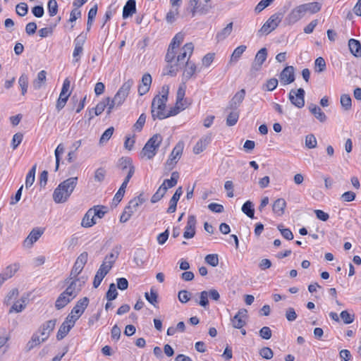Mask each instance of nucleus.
<instances>
[{"label": "nucleus", "instance_id": "nucleus-39", "mask_svg": "<svg viewBox=\"0 0 361 361\" xmlns=\"http://www.w3.org/2000/svg\"><path fill=\"white\" fill-rule=\"evenodd\" d=\"M184 144L183 142H178L175 147L173 149L169 157L174 158V159L179 160L183 153Z\"/></svg>", "mask_w": 361, "mask_h": 361}, {"label": "nucleus", "instance_id": "nucleus-44", "mask_svg": "<svg viewBox=\"0 0 361 361\" xmlns=\"http://www.w3.org/2000/svg\"><path fill=\"white\" fill-rule=\"evenodd\" d=\"M185 107L186 106L184 103L178 104L176 102L174 107L171 108L170 111H166V118L178 114L181 110L185 109Z\"/></svg>", "mask_w": 361, "mask_h": 361}, {"label": "nucleus", "instance_id": "nucleus-55", "mask_svg": "<svg viewBox=\"0 0 361 361\" xmlns=\"http://www.w3.org/2000/svg\"><path fill=\"white\" fill-rule=\"evenodd\" d=\"M185 89H186L185 83H184V82H183L182 84H180V85L179 86L178 91H177L176 102L178 104L184 103L183 99H184V96L185 94Z\"/></svg>", "mask_w": 361, "mask_h": 361}, {"label": "nucleus", "instance_id": "nucleus-60", "mask_svg": "<svg viewBox=\"0 0 361 361\" xmlns=\"http://www.w3.org/2000/svg\"><path fill=\"white\" fill-rule=\"evenodd\" d=\"M259 354L262 357L266 360H270L274 356V353L272 350L269 347L262 348L259 351Z\"/></svg>", "mask_w": 361, "mask_h": 361}, {"label": "nucleus", "instance_id": "nucleus-57", "mask_svg": "<svg viewBox=\"0 0 361 361\" xmlns=\"http://www.w3.org/2000/svg\"><path fill=\"white\" fill-rule=\"evenodd\" d=\"M106 174V170L104 168L100 167L95 171L94 179L97 182L102 183L104 180Z\"/></svg>", "mask_w": 361, "mask_h": 361}, {"label": "nucleus", "instance_id": "nucleus-50", "mask_svg": "<svg viewBox=\"0 0 361 361\" xmlns=\"http://www.w3.org/2000/svg\"><path fill=\"white\" fill-rule=\"evenodd\" d=\"M239 118V113L235 110H233L226 118V125L228 126H233L236 124Z\"/></svg>", "mask_w": 361, "mask_h": 361}, {"label": "nucleus", "instance_id": "nucleus-48", "mask_svg": "<svg viewBox=\"0 0 361 361\" xmlns=\"http://www.w3.org/2000/svg\"><path fill=\"white\" fill-rule=\"evenodd\" d=\"M145 254V250L143 249H137L135 251L134 261L137 266H142L145 263L144 257Z\"/></svg>", "mask_w": 361, "mask_h": 361}, {"label": "nucleus", "instance_id": "nucleus-5", "mask_svg": "<svg viewBox=\"0 0 361 361\" xmlns=\"http://www.w3.org/2000/svg\"><path fill=\"white\" fill-rule=\"evenodd\" d=\"M162 142V137L160 134L153 135L145 145L142 149L141 154L143 157H147L148 159H152L156 153L157 149Z\"/></svg>", "mask_w": 361, "mask_h": 361}, {"label": "nucleus", "instance_id": "nucleus-14", "mask_svg": "<svg viewBox=\"0 0 361 361\" xmlns=\"http://www.w3.org/2000/svg\"><path fill=\"white\" fill-rule=\"evenodd\" d=\"M304 10L301 5L293 8L286 17L285 21L288 25H293L300 20L305 16Z\"/></svg>", "mask_w": 361, "mask_h": 361}, {"label": "nucleus", "instance_id": "nucleus-51", "mask_svg": "<svg viewBox=\"0 0 361 361\" xmlns=\"http://www.w3.org/2000/svg\"><path fill=\"white\" fill-rule=\"evenodd\" d=\"M118 292L116 290V285L112 283L109 285V290L106 292V298L109 301L114 300L116 298Z\"/></svg>", "mask_w": 361, "mask_h": 361}, {"label": "nucleus", "instance_id": "nucleus-61", "mask_svg": "<svg viewBox=\"0 0 361 361\" xmlns=\"http://www.w3.org/2000/svg\"><path fill=\"white\" fill-rule=\"evenodd\" d=\"M191 295L192 294L190 292L186 290H182L178 292V298L180 302L186 303L190 300Z\"/></svg>", "mask_w": 361, "mask_h": 361}, {"label": "nucleus", "instance_id": "nucleus-63", "mask_svg": "<svg viewBox=\"0 0 361 361\" xmlns=\"http://www.w3.org/2000/svg\"><path fill=\"white\" fill-rule=\"evenodd\" d=\"M114 131V128L113 127H109V128H107L102 135L99 140V143L103 144L104 142H106L112 136Z\"/></svg>", "mask_w": 361, "mask_h": 361}, {"label": "nucleus", "instance_id": "nucleus-7", "mask_svg": "<svg viewBox=\"0 0 361 361\" xmlns=\"http://www.w3.org/2000/svg\"><path fill=\"white\" fill-rule=\"evenodd\" d=\"M88 254L86 252H83L81 253L77 258L72 269L70 273L69 276L66 279V283H69L73 279H78V275L82 271L84 266L87 262Z\"/></svg>", "mask_w": 361, "mask_h": 361}, {"label": "nucleus", "instance_id": "nucleus-15", "mask_svg": "<svg viewBox=\"0 0 361 361\" xmlns=\"http://www.w3.org/2000/svg\"><path fill=\"white\" fill-rule=\"evenodd\" d=\"M56 324V319H50L45 322L40 326L39 331L40 334L44 336L42 338V341H45L49 338L50 334L53 331Z\"/></svg>", "mask_w": 361, "mask_h": 361}, {"label": "nucleus", "instance_id": "nucleus-42", "mask_svg": "<svg viewBox=\"0 0 361 361\" xmlns=\"http://www.w3.org/2000/svg\"><path fill=\"white\" fill-rule=\"evenodd\" d=\"M71 329L72 328L70 326V325L66 324L64 322H63L60 326L56 334L57 340H62L68 334Z\"/></svg>", "mask_w": 361, "mask_h": 361}, {"label": "nucleus", "instance_id": "nucleus-25", "mask_svg": "<svg viewBox=\"0 0 361 361\" xmlns=\"http://www.w3.org/2000/svg\"><path fill=\"white\" fill-rule=\"evenodd\" d=\"M43 233V230H41L38 228H33L28 235V236L27 237V238L25 240L24 244H27L32 246V244L41 237Z\"/></svg>", "mask_w": 361, "mask_h": 361}, {"label": "nucleus", "instance_id": "nucleus-64", "mask_svg": "<svg viewBox=\"0 0 361 361\" xmlns=\"http://www.w3.org/2000/svg\"><path fill=\"white\" fill-rule=\"evenodd\" d=\"M340 316L343 322L346 324L353 323L355 319L354 314H350L347 310L342 311Z\"/></svg>", "mask_w": 361, "mask_h": 361}, {"label": "nucleus", "instance_id": "nucleus-47", "mask_svg": "<svg viewBox=\"0 0 361 361\" xmlns=\"http://www.w3.org/2000/svg\"><path fill=\"white\" fill-rule=\"evenodd\" d=\"M247 47L245 45H240L236 47L231 57V61H237L240 58L242 54L246 50Z\"/></svg>", "mask_w": 361, "mask_h": 361}, {"label": "nucleus", "instance_id": "nucleus-2", "mask_svg": "<svg viewBox=\"0 0 361 361\" xmlns=\"http://www.w3.org/2000/svg\"><path fill=\"white\" fill-rule=\"evenodd\" d=\"M78 177H71L61 182L54 190L53 199L56 203L66 202L78 184Z\"/></svg>", "mask_w": 361, "mask_h": 361}, {"label": "nucleus", "instance_id": "nucleus-35", "mask_svg": "<svg viewBox=\"0 0 361 361\" xmlns=\"http://www.w3.org/2000/svg\"><path fill=\"white\" fill-rule=\"evenodd\" d=\"M121 249V246H116L114 249H113L111 253L106 256L105 259L106 260H108L109 262V264H106V266H111V269L112 268L113 264L118 258Z\"/></svg>", "mask_w": 361, "mask_h": 361}, {"label": "nucleus", "instance_id": "nucleus-53", "mask_svg": "<svg viewBox=\"0 0 361 361\" xmlns=\"http://www.w3.org/2000/svg\"><path fill=\"white\" fill-rule=\"evenodd\" d=\"M69 96L70 94H63L62 93H60L59 97L57 100L56 105V108L59 111H61L65 106Z\"/></svg>", "mask_w": 361, "mask_h": 361}, {"label": "nucleus", "instance_id": "nucleus-34", "mask_svg": "<svg viewBox=\"0 0 361 361\" xmlns=\"http://www.w3.org/2000/svg\"><path fill=\"white\" fill-rule=\"evenodd\" d=\"M233 30V23H228L224 28H223L221 31L217 32L216 34V39L218 41H221L225 39Z\"/></svg>", "mask_w": 361, "mask_h": 361}, {"label": "nucleus", "instance_id": "nucleus-12", "mask_svg": "<svg viewBox=\"0 0 361 361\" xmlns=\"http://www.w3.org/2000/svg\"><path fill=\"white\" fill-rule=\"evenodd\" d=\"M281 82L284 85L295 81V68L292 66L285 67L279 75Z\"/></svg>", "mask_w": 361, "mask_h": 361}, {"label": "nucleus", "instance_id": "nucleus-21", "mask_svg": "<svg viewBox=\"0 0 361 361\" xmlns=\"http://www.w3.org/2000/svg\"><path fill=\"white\" fill-rule=\"evenodd\" d=\"M151 83L152 77L150 74H144L142 78V84L138 87V93L140 96L145 94L149 90Z\"/></svg>", "mask_w": 361, "mask_h": 361}, {"label": "nucleus", "instance_id": "nucleus-54", "mask_svg": "<svg viewBox=\"0 0 361 361\" xmlns=\"http://www.w3.org/2000/svg\"><path fill=\"white\" fill-rule=\"evenodd\" d=\"M109 104V99H105L102 100V102H99L95 108L94 109V114L96 116L100 115L105 109V108L107 106V104Z\"/></svg>", "mask_w": 361, "mask_h": 361}, {"label": "nucleus", "instance_id": "nucleus-45", "mask_svg": "<svg viewBox=\"0 0 361 361\" xmlns=\"http://www.w3.org/2000/svg\"><path fill=\"white\" fill-rule=\"evenodd\" d=\"M43 341H42V339L39 338V336L37 334H34L32 336L31 339L27 342L26 345L27 350H31L32 348L39 345Z\"/></svg>", "mask_w": 361, "mask_h": 361}, {"label": "nucleus", "instance_id": "nucleus-27", "mask_svg": "<svg viewBox=\"0 0 361 361\" xmlns=\"http://www.w3.org/2000/svg\"><path fill=\"white\" fill-rule=\"evenodd\" d=\"M95 216L93 215V209H90L82 218L81 225L82 227L89 228L96 224L94 219Z\"/></svg>", "mask_w": 361, "mask_h": 361}, {"label": "nucleus", "instance_id": "nucleus-58", "mask_svg": "<svg viewBox=\"0 0 361 361\" xmlns=\"http://www.w3.org/2000/svg\"><path fill=\"white\" fill-rule=\"evenodd\" d=\"M277 228L281 232L282 236L286 240H290L293 239V234L289 228H284L282 224H279Z\"/></svg>", "mask_w": 361, "mask_h": 361}, {"label": "nucleus", "instance_id": "nucleus-30", "mask_svg": "<svg viewBox=\"0 0 361 361\" xmlns=\"http://www.w3.org/2000/svg\"><path fill=\"white\" fill-rule=\"evenodd\" d=\"M309 110L320 122H324L326 120L325 114L322 111L321 108L316 104H311L309 106Z\"/></svg>", "mask_w": 361, "mask_h": 361}, {"label": "nucleus", "instance_id": "nucleus-38", "mask_svg": "<svg viewBox=\"0 0 361 361\" xmlns=\"http://www.w3.org/2000/svg\"><path fill=\"white\" fill-rule=\"evenodd\" d=\"M242 212L248 217L253 219L255 215L254 205L251 201H246L242 206Z\"/></svg>", "mask_w": 361, "mask_h": 361}, {"label": "nucleus", "instance_id": "nucleus-29", "mask_svg": "<svg viewBox=\"0 0 361 361\" xmlns=\"http://www.w3.org/2000/svg\"><path fill=\"white\" fill-rule=\"evenodd\" d=\"M302 9L304 10L305 14L306 13H316L321 10V4L318 2H310L307 4H301Z\"/></svg>", "mask_w": 361, "mask_h": 361}, {"label": "nucleus", "instance_id": "nucleus-52", "mask_svg": "<svg viewBox=\"0 0 361 361\" xmlns=\"http://www.w3.org/2000/svg\"><path fill=\"white\" fill-rule=\"evenodd\" d=\"M314 68L315 71L318 73L324 72L326 68V65L324 59L319 56L314 61Z\"/></svg>", "mask_w": 361, "mask_h": 361}, {"label": "nucleus", "instance_id": "nucleus-36", "mask_svg": "<svg viewBox=\"0 0 361 361\" xmlns=\"http://www.w3.org/2000/svg\"><path fill=\"white\" fill-rule=\"evenodd\" d=\"M179 178V173L177 171H173L171 173V176L170 179H165L161 185H164L166 186V190L169 188H171L174 187L177 183L178 180Z\"/></svg>", "mask_w": 361, "mask_h": 361}, {"label": "nucleus", "instance_id": "nucleus-19", "mask_svg": "<svg viewBox=\"0 0 361 361\" xmlns=\"http://www.w3.org/2000/svg\"><path fill=\"white\" fill-rule=\"evenodd\" d=\"M245 96V89H242L237 92L229 102L227 109H230L231 110H237V109L240 106V104L244 100Z\"/></svg>", "mask_w": 361, "mask_h": 361}, {"label": "nucleus", "instance_id": "nucleus-59", "mask_svg": "<svg viewBox=\"0 0 361 361\" xmlns=\"http://www.w3.org/2000/svg\"><path fill=\"white\" fill-rule=\"evenodd\" d=\"M93 215L94 216H97L98 218H102L104 214L107 212V208L105 206H94L93 208Z\"/></svg>", "mask_w": 361, "mask_h": 361}, {"label": "nucleus", "instance_id": "nucleus-11", "mask_svg": "<svg viewBox=\"0 0 361 361\" xmlns=\"http://www.w3.org/2000/svg\"><path fill=\"white\" fill-rule=\"evenodd\" d=\"M305 90L299 88L297 90H291L289 92V100L291 104L300 109L305 105Z\"/></svg>", "mask_w": 361, "mask_h": 361}, {"label": "nucleus", "instance_id": "nucleus-4", "mask_svg": "<svg viewBox=\"0 0 361 361\" xmlns=\"http://www.w3.org/2000/svg\"><path fill=\"white\" fill-rule=\"evenodd\" d=\"M284 12H277L272 16L264 23L262 27L258 30L257 35L259 36L267 35L271 32L274 30L279 24L282 20Z\"/></svg>", "mask_w": 361, "mask_h": 361}, {"label": "nucleus", "instance_id": "nucleus-9", "mask_svg": "<svg viewBox=\"0 0 361 361\" xmlns=\"http://www.w3.org/2000/svg\"><path fill=\"white\" fill-rule=\"evenodd\" d=\"M133 84L134 80L133 79H128L119 88V90L114 96L115 101L118 102V106L121 105L124 102L126 97L129 94L130 90Z\"/></svg>", "mask_w": 361, "mask_h": 361}, {"label": "nucleus", "instance_id": "nucleus-13", "mask_svg": "<svg viewBox=\"0 0 361 361\" xmlns=\"http://www.w3.org/2000/svg\"><path fill=\"white\" fill-rule=\"evenodd\" d=\"M247 319V310L244 308L239 310L236 314L231 319V322L233 328L242 329L246 324Z\"/></svg>", "mask_w": 361, "mask_h": 361}, {"label": "nucleus", "instance_id": "nucleus-8", "mask_svg": "<svg viewBox=\"0 0 361 361\" xmlns=\"http://www.w3.org/2000/svg\"><path fill=\"white\" fill-rule=\"evenodd\" d=\"M184 39V35L181 32L177 33L172 39L170 43L167 53L166 54L165 60L166 62H171L176 58L175 49L178 47Z\"/></svg>", "mask_w": 361, "mask_h": 361}, {"label": "nucleus", "instance_id": "nucleus-16", "mask_svg": "<svg viewBox=\"0 0 361 361\" xmlns=\"http://www.w3.org/2000/svg\"><path fill=\"white\" fill-rule=\"evenodd\" d=\"M196 218L194 215H190L188 218L183 237L186 239L192 238L195 235Z\"/></svg>", "mask_w": 361, "mask_h": 361}, {"label": "nucleus", "instance_id": "nucleus-10", "mask_svg": "<svg viewBox=\"0 0 361 361\" xmlns=\"http://www.w3.org/2000/svg\"><path fill=\"white\" fill-rule=\"evenodd\" d=\"M87 39L86 34L81 33L74 39V50L73 52V61L77 63L80 60L83 52V45Z\"/></svg>", "mask_w": 361, "mask_h": 361}, {"label": "nucleus", "instance_id": "nucleus-56", "mask_svg": "<svg viewBox=\"0 0 361 361\" xmlns=\"http://www.w3.org/2000/svg\"><path fill=\"white\" fill-rule=\"evenodd\" d=\"M317 141L313 134H309L305 137V146L309 149H314L317 147Z\"/></svg>", "mask_w": 361, "mask_h": 361}, {"label": "nucleus", "instance_id": "nucleus-1", "mask_svg": "<svg viewBox=\"0 0 361 361\" xmlns=\"http://www.w3.org/2000/svg\"><path fill=\"white\" fill-rule=\"evenodd\" d=\"M194 49L193 44L190 42L185 44L179 51V54L171 62H166L167 65L164 69L163 75L176 76L178 70L184 66L187 61H190V58L192 54Z\"/></svg>", "mask_w": 361, "mask_h": 361}, {"label": "nucleus", "instance_id": "nucleus-3", "mask_svg": "<svg viewBox=\"0 0 361 361\" xmlns=\"http://www.w3.org/2000/svg\"><path fill=\"white\" fill-rule=\"evenodd\" d=\"M166 102L167 100L161 98L159 94L154 97L151 105V114L154 121L166 118Z\"/></svg>", "mask_w": 361, "mask_h": 361}, {"label": "nucleus", "instance_id": "nucleus-32", "mask_svg": "<svg viewBox=\"0 0 361 361\" xmlns=\"http://www.w3.org/2000/svg\"><path fill=\"white\" fill-rule=\"evenodd\" d=\"M118 168L121 170L122 172L128 171L130 170V168H135L133 164V161L129 157H121L118 160Z\"/></svg>", "mask_w": 361, "mask_h": 361}, {"label": "nucleus", "instance_id": "nucleus-23", "mask_svg": "<svg viewBox=\"0 0 361 361\" xmlns=\"http://www.w3.org/2000/svg\"><path fill=\"white\" fill-rule=\"evenodd\" d=\"M211 141L210 135H204L202 137L194 146L193 152L195 154H199L202 152Z\"/></svg>", "mask_w": 361, "mask_h": 361}, {"label": "nucleus", "instance_id": "nucleus-24", "mask_svg": "<svg viewBox=\"0 0 361 361\" xmlns=\"http://www.w3.org/2000/svg\"><path fill=\"white\" fill-rule=\"evenodd\" d=\"M286 202L283 198H278L272 205V211L277 216H281L285 212Z\"/></svg>", "mask_w": 361, "mask_h": 361}, {"label": "nucleus", "instance_id": "nucleus-26", "mask_svg": "<svg viewBox=\"0 0 361 361\" xmlns=\"http://www.w3.org/2000/svg\"><path fill=\"white\" fill-rule=\"evenodd\" d=\"M267 57V49L266 48H262L257 51V53L255 55L253 63L254 66H258V68H256V69H258L262 66V65L266 61Z\"/></svg>", "mask_w": 361, "mask_h": 361}, {"label": "nucleus", "instance_id": "nucleus-40", "mask_svg": "<svg viewBox=\"0 0 361 361\" xmlns=\"http://www.w3.org/2000/svg\"><path fill=\"white\" fill-rule=\"evenodd\" d=\"M340 102L345 111H349L352 107V99L349 94H343L341 96Z\"/></svg>", "mask_w": 361, "mask_h": 361}, {"label": "nucleus", "instance_id": "nucleus-37", "mask_svg": "<svg viewBox=\"0 0 361 361\" xmlns=\"http://www.w3.org/2000/svg\"><path fill=\"white\" fill-rule=\"evenodd\" d=\"M27 300V297L23 296L20 298L21 302L20 303L18 301L15 302L13 306L11 307L9 310V313L13 312H21L26 307V301Z\"/></svg>", "mask_w": 361, "mask_h": 361}, {"label": "nucleus", "instance_id": "nucleus-22", "mask_svg": "<svg viewBox=\"0 0 361 361\" xmlns=\"http://www.w3.org/2000/svg\"><path fill=\"white\" fill-rule=\"evenodd\" d=\"M136 12V1L128 0L123 8V18L126 19Z\"/></svg>", "mask_w": 361, "mask_h": 361}, {"label": "nucleus", "instance_id": "nucleus-17", "mask_svg": "<svg viewBox=\"0 0 361 361\" xmlns=\"http://www.w3.org/2000/svg\"><path fill=\"white\" fill-rule=\"evenodd\" d=\"M111 270V266H106V264H102L97 270L93 281V286L97 288L102 283L103 279Z\"/></svg>", "mask_w": 361, "mask_h": 361}, {"label": "nucleus", "instance_id": "nucleus-28", "mask_svg": "<svg viewBox=\"0 0 361 361\" xmlns=\"http://www.w3.org/2000/svg\"><path fill=\"white\" fill-rule=\"evenodd\" d=\"M348 47L351 54L355 57L361 56V44L355 39H350L348 41Z\"/></svg>", "mask_w": 361, "mask_h": 361}, {"label": "nucleus", "instance_id": "nucleus-6", "mask_svg": "<svg viewBox=\"0 0 361 361\" xmlns=\"http://www.w3.org/2000/svg\"><path fill=\"white\" fill-rule=\"evenodd\" d=\"M87 276H82L78 279H73L69 281L66 289L63 291L65 295H68L73 300L79 294L82 288L86 283Z\"/></svg>", "mask_w": 361, "mask_h": 361}, {"label": "nucleus", "instance_id": "nucleus-43", "mask_svg": "<svg viewBox=\"0 0 361 361\" xmlns=\"http://www.w3.org/2000/svg\"><path fill=\"white\" fill-rule=\"evenodd\" d=\"M185 107L186 106L184 103L178 104L176 102L174 107L171 108L170 111H166V118L178 114L181 110L185 109Z\"/></svg>", "mask_w": 361, "mask_h": 361}, {"label": "nucleus", "instance_id": "nucleus-20", "mask_svg": "<svg viewBox=\"0 0 361 361\" xmlns=\"http://www.w3.org/2000/svg\"><path fill=\"white\" fill-rule=\"evenodd\" d=\"M89 301L90 300L87 297H84L80 299L72 309L71 312L75 315H78L80 318L88 306Z\"/></svg>", "mask_w": 361, "mask_h": 361}, {"label": "nucleus", "instance_id": "nucleus-31", "mask_svg": "<svg viewBox=\"0 0 361 361\" xmlns=\"http://www.w3.org/2000/svg\"><path fill=\"white\" fill-rule=\"evenodd\" d=\"M72 300H73L72 298H70V297L68 296V295H65L64 292H63L57 298V299L55 302V307L57 310H61V309L63 308L65 306H66Z\"/></svg>", "mask_w": 361, "mask_h": 361}, {"label": "nucleus", "instance_id": "nucleus-33", "mask_svg": "<svg viewBox=\"0 0 361 361\" xmlns=\"http://www.w3.org/2000/svg\"><path fill=\"white\" fill-rule=\"evenodd\" d=\"M47 73L45 71H41L38 73L37 78L33 81L32 86L35 90H39L46 81Z\"/></svg>", "mask_w": 361, "mask_h": 361}, {"label": "nucleus", "instance_id": "nucleus-18", "mask_svg": "<svg viewBox=\"0 0 361 361\" xmlns=\"http://www.w3.org/2000/svg\"><path fill=\"white\" fill-rule=\"evenodd\" d=\"M184 66L185 69L183 73L182 80L185 83L195 74L197 71L200 72L201 70H197L195 63L192 61H187Z\"/></svg>", "mask_w": 361, "mask_h": 361}, {"label": "nucleus", "instance_id": "nucleus-46", "mask_svg": "<svg viewBox=\"0 0 361 361\" xmlns=\"http://www.w3.org/2000/svg\"><path fill=\"white\" fill-rule=\"evenodd\" d=\"M145 297L150 304L156 307V305L158 303V294L156 290L151 288L150 293H145Z\"/></svg>", "mask_w": 361, "mask_h": 361}, {"label": "nucleus", "instance_id": "nucleus-49", "mask_svg": "<svg viewBox=\"0 0 361 361\" xmlns=\"http://www.w3.org/2000/svg\"><path fill=\"white\" fill-rule=\"evenodd\" d=\"M18 84L21 89V93L24 95L27 92L28 87V76L25 73L22 74L18 79Z\"/></svg>", "mask_w": 361, "mask_h": 361}, {"label": "nucleus", "instance_id": "nucleus-41", "mask_svg": "<svg viewBox=\"0 0 361 361\" xmlns=\"http://www.w3.org/2000/svg\"><path fill=\"white\" fill-rule=\"evenodd\" d=\"M17 270L18 266L16 264L10 265L6 267L4 273L0 274V276H1L4 279V281H5L7 279L11 278Z\"/></svg>", "mask_w": 361, "mask_h": 361}, {"label": "nucleus", "instance_id": "nucleus-62", "mask_svg": "<svg viewBox=\"0 0 361 361\" xmlns=\"http://www.w3.org/2000/svg\"><path fill=\"white\" fill-rule=\"evenodd\" d=\"M16 13L23 17L25 16L28 12V6L27 4L21 2L16 5Z\"/></svg>", "mask_w": 361, "mask_h": 361}]
</instances>
